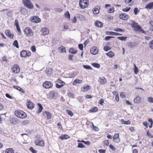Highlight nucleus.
<instances>
[{
  "label": "nucleus",
  "mask_w": 153,
  "mask_h": 153,
  "mask_svg": "<svg viewBox=\"0 0 153 153\" xmlns=\"http://www.w3.org/2000/svg\"><path fill=\"white\" fill-rule=\"evenodd\" d=\"M15 114L17 117L22 119L25 118L27 117L26 113L20 110H16Z\"/></svg>",
  "instance_id": "obj_1"
},
{
  "label": "nucleus",
  "mask_w": 153,
  "mask_h": 153,
  "mask_svg": "<svg viewBox=\"0 0 153 153\" xmlns=\"http://www.w3.org/2000/svg\"><path fill=\"white\" fill-rule=\"evenodd\" d=\"M22 2L25 6L31 9L34 7V5L30 0H23Z\"/></svg>",
  "instance_id": "obj_2"
},
{
  "label": "nucleus",
  "mask_w": 153,
  "mask_h": 153,
  "mask_svg": "<svg viewBox=\"0 0 153 153\" xmlns=\"http://www.w3.org/2000/svg\"><path fill=\"white\" fill-rule=\"evenodd\" d=\"M20 56L21 57L26 58L30 56L31 54V52L26 50H22L20 53Z\"/></svg>",
  "instance_id": "obj_3"
},
{
  "label": "nucleus",
  "mask_w": 153,
  "mask_h": 153,
  "mask_svg": "<svg viewBox=\"0 0 153 153\" xmlns=\"http://www.w3.org/2000/svg\"><path fill=\"white\" fill-rule=\"evenodd\" d=\"M24 32L26 36H33L34 34V33L32 30L28 27H25L24 30Z\"/></svg>",
  "instance_id": "obj_4"
},
{
  "label": "nucleus",
  "mask_w": 153,
  "mask_h": 153,
  "mask_svg": "<svg viewBox=\"0 0 153 153\" xmlns=\"http://www.w3.org/2000/svg\"><path fill=\"white\" fill-rule=\"evenodd\" d=\"M35 144L37 146H40L42 147L44 146L45 145V142L44 140L38 137L35 141Z\"/></svg>",
  "instance_id": "obj_5"
},
{
  "label": "nucleus",
  "mask_w": 153,
  "mask_h": 153,
  "mask_svg": "<svg viewBox=\"0 0 153 153\" xmlns=\"http://www.w3.org/2000/svg\"><path fill=\"white\" fill-rule=\"evenodd\" d=\"M30 21L32 22L37 23L41 21V19L38 16H34L30 17Z\"/></svg>",
  "instance_id": "obj_6"
},
{
  "label": "nucleus",
  "mask_w": 153,
  "mask_h": 153,
  "mask_svg": "<svg viewBox=\"0 0 153 153\" xmlns=\"http://www.w3.org/2000/svg\"><path fill=\"white\" fill-rule=\"evenodd\" d=\"M11 70L13 73L17 74L19 72L20 69L19 66L18 65L15 64L12 66Z\"/></svg>",
  "instance_id": "obj_7"
},
{
  "label": "nucleus",
  "mask_w": 153,
  "mask_h": 153,
  "mask_svg": "<svg viewBox=\"0 0 153 153\" xmlns=\"http://www.w3.org/2000/svg\"><path fill=\"white\" fill-rule=\"evenodd\" d=\"M27 108L30 110H32L34 107V104L30 100H28L26 103Z\"/></svg>",
  "instance_id": "obj_8"
},
{
  "label": "nucleus",
  "mask_w": 153,
  "mask_h": 153,
  "mask_svg": "<svg viewBox=\"0 0 153 153\" xmlns=\"http://www.w3.org/2000/svg\"><path fill=\"white\" fill-rule=\"evenodd\" d=\"M43 86L45 88H49L52 87L53 84L50 82L45 81L43 83Z\"/></svg>",
  "instance_id": "obj_9"
},
{
  "label": "nucleus",
  "mask_w": 153,
  "mask_h": 153,
  "mask_svg": "<svg viewBox=\"0 0 153 153\" xmlns=\"http://www.w3.org/2000/svg\"><path fill=\"white\" fill-rule=\"evenodd\" d=\"M113 141L115 143H118L120 141L119 133H115L113 137Z\"/></svg>",
  "instance_id": "obj_10"
},
{
  "label": "nucleus",
  "mask_w": 153,
  "mask_h": 153,
  "mask_svg": "<svg viewBox=\"0 0 153 153\" xmlns=\"http://www.w3.org/2000/svg\"><path fill=\"white\" fill-rule=\"evenodd\" d=\"M42 114L45 117H46L47 120H49L51 118V114L48 111H45L43 112Z\"/></svg>",
  "instance_id": "obj_11"
},
{
  "label": "nucleus",
  "mask_w": 153,
  "mask_h": 153,
  "mask_svg": "<svg viewBox=\"0 0 153 153\" xmlns=\"http://www.w3.org/2000/svg\"><path fill=\"white\" fill-rule=\"evenodd\" d=\"M91 53L93 55H96L98 53V50L97 47H94L91 48L90 50Z\"/></svg>",
  "instance_id": "obj_12"
},
{
  "label": "nucleus",
  "mask_w": 153,
  "mask_h": 153,
  "mask_svg": "<svg viewBox=\"0 0 153 153\" xmlns=\"http://www.w3.org/2000/svg\"><path fill=\"white\" fill-rule=\"evenodd\" d=\"M119 17L121 19L124 20H127L129 16L128 15L126 14L125 13H123L120 14Z\"/></svg>",
  "instance_id": "obj_13"
},
{
  "label": "nucleus",
  "mask_w": 153,
  "mask_h": 153,
  "mask_svg": "<svg viewBox=\"0 0 153 153\" xmlns=\"http://www.w3.org/2000/svg\"><path fill=\"white\" fill-rule=\"evenodd\" d=\"M51 97L53 99H56L57 98V93L55 91H51L50 92Z\"/></svg>",
  "instance_id": "obj_14"
},
{
  "label": "nucleus",
  "mask_w": 153,
  "mask_h": 153,
  "mask_svg": "<svg viewBox=\"0 0 153 153\" xmlns=\"http://www.w3.org/2000/svg\"><path fill=\"white\" fill-rule=\"evenodd\" d=\"M106 33L107 35H110L121 36L122 35V34L121 33L111 31H107Z\"/></svg>",
  "instance_id": "obj_15"
},
{
  "label": "nucleus",
  "mask_w": 153,
  "mask_h": 153,
  "mask_svg": "<svg viewBox=\"0 0 153 153\" xmlns=\"http://www.w3.org/2000/svg\"><path fill=\"white\" fill-rule=\"evenodd\" d=\"M41 31L42 33L44 36L48 35L49 33V30L46 27L42 28Z\"/></svg>",
  "instance_id": "obj_16"
},
{
  "label": "nucleus",
  "mask_w": 153,
  "mask_h": 153,
  "mask_svg": "<svg viewBox=\"0 0 153 153\" xmlns=\"http://www.w3.org/2000/svg\"><path fill=\"white\" fill-rule=\"evenodd\" d=\"M5 34L7 36L10 38V39H13L14 36V34H11L10 30H6L5 31Z\"/></svg>",
  "instance_id": "obj_17"
},
{
  "label": "nucleus",
  "mask_w": 153,
  "mask_h": 153,
  "mask_svg": "<svg viewBox=\"0 0 153 153\" xmlns=\"http://www.w3.org/2000/svg\"><path fill=\"white\" fill-rule=\"evenodd\" d=\"M131 26L132 27L136 29L137 30L138 29H139L140 28V26L138 25V23L135 22L134 21H132V23L131 24Z\"/></svg>",
  "instance_id": "obj_18"
},
{
  "label": "nucleus",
  "mask_w": 153,
  "mask_h": 153,
  "mask_svg": "<svg viewBox=\"0 0 153 153\" xmlns=\"http://www.w3.org/2000/svg\"><path fill=\"white\" fill-rule=\"evenodd\" d=\"M59 138L62 140H67L70 138V137L67 134H62L60 136Z\"/></svg>",
  "instance_id": "obj_19"
},
{
  "label": "nucleus",
  "mask_w": 153,
  "mask_h": 153,
  "mask_svg": "<svg viewBox=\"0 0 153 153\" xmlns=\"http://www.w3.org/2000/svg\"><path fill=\"white\" fill-rule=\"evenodd\" d=\"M91 88L90 86L88 85H87L86 86L82 87L81 88V90L82 91L87 92Z\"/></svg>",
  "instance_id": "obj_20"
},
{
  "label": "nucleus",
  "mask_w": 153,
  "mask_h": 153,
  "mask_svg": "<svg viewBox=\"0 0 153 153\" xmlns=\"http://www.w3.org/2000/svg\"><path fill=\"white\" fill-rule=\"evenodd\" d=\"M98 81L100 82V84L105 85L106 82V79L103 76L102 78L100 77L99 78Z\"/></svg>",
  "instance_id": "obj_21"
},
{
  "label": "nucleus",
  "mask_w": 153,
  "mask_h": 153,
  "mask_svg": "<svg viewBox=\"0 0 153 153\" xmlns=\"http://www.w3.org/2000/svg\"><path fill=\"white\" fill-rule=\"evenodd\" d=\"M128 47L130 48H134L137 45V43L136 42H129L127 44Z\"/></svg>",
  "instance_id": "obj_22"
},
{
  "label": "nucleus",
  "mask_w": 153,
  "mask_h": 153,
  "mask_svg": "<svg viewBox=\"0 0 153 153\" xmlns=\"http://www.w3.org/2000/svg\"><path fill=\"white\" fill-rule=\"evenodd\" d=\"M19 12H21L22 14L25 15L27 13V9L22 7H20V10Z\"/></svg>",
  "instance_id": "obj_23"
},
{
  "label": "nucleus",
  "mask_w": 153,
  "mask_h": 153,
  "mask_svg": "<svg viewBox=\"0 0 153 153\" xmlns=\"http://www.w3.org/2000/svg\"><path fill=\"white\" fill-rule=\"evenodd\" d=\"M145 8L148 9H152L153 8V2H150L145 6Z\"/></svg>",
  "instance_id": "obj_24"
},
{
  "label": "nucleus",
  "mask_w": 153,
  "mask_h": 153,
  "mask_svg": "<svg viewBox=\"0 0 153 153\" xmlns=\"http://www.w3.org/2000/svg\"><path fill=\"white\" fill-rule=\"evenodd\" d=\"M94 24L95 26L99 27H102L103 25V23L99 21L95 22Z\"/></svg>",
  "instance_id": "obj_25"
},
{
  "label": "nucleus",
  "mask_w": 153,
  "mask_h": 153,
  "mask_svg": "<svg viewBox=\"0 0 153 153\" xmlns=\"http://www.w3.org/2000/svg\"><path fill=\"white\" fill-rule=\"evenodd\" d=\"M141 101V98L139 96H137L134 100V102L135 103H139Z\"/></svg>",
  "instance_id": "obj_26"
},
{
  "label": "nucleus",
  "mask_w": 153,
  "mask_h": 153,
  "mask_svg": "<svg viewBox=\"0 0 153 153\" xmlns=\"http://www.w3.org/2000/svg\"><path fill=\"white\" fill-rule=\"evenodd\" d=\"M100 9V7L99 6L94 8L92 10L94 13L95 14H98L99 13Z\"/></svg>",
  "instance_id": "obj_27"
},
{
  "label": "nucleus",
  "mask_w": 153,
  "mask_h": 153,
  "mask_svg": "<svg viewBox=\"0 0 153 153\" xmlns=\"http://www.w3.org/2000/svg\"><path fill=\"white\" fill-rule=\"evenodd\" d=\"M82 82V81L81 79H75L72 83V84L73 85H75L77 84H81Z\"/></svg>",
  "instance_id": "obj_28"
},
{
  "label": "nucleus",
  "mask_w": 153,
  "mask_h": 153,
  "mask_svg": "<svg viewBox=\"0 0 153 153\" xmlns=\"http://www.w3.org/2000/svg\"><path fill=\"white\" fill-rule=\"evenodd\" d=\"M13 88L18 90L19 91L21 92L22 93H25V91L22 88H21L19 86L16 85H14L13 86Z\"/></svg>",
  "instance_id": "obj_29"
},
{
  "label": "nucleus",
  "mask_w": 153,
  "mask_h": 153,
  "mask_svg": "<svg viewBox=\"0 0 153 153\" xmlns=\"http://www.w3.org/2000/svg\"><path fill=\"white\" fill-rule=\"evenodd\" d=\"M37 104L39 107L37 113L39 114L42 112L43 108L41 104L38 103Z\"/></svg>",
  "instance_id": "obj_30"
},
{
  "label": "nucleus",
  "mask_w": 153,
  "mask_h": 153,
  "mask_svg": "<svg viewBox=\"0 0 153 153\" xmlns=\"http://www.w3.org/2000/svg\"><path fill=\"white\" fill-rule=\"evenodd\" d=\"M77 52V51L74 49V48H70L69 50V52L73 54H74L76 53Z\"/></svg>",
  "instance_id": "obj_31"
},
{
  "label": "nucleus",
  "mask_w": 153,
  "mask_h": 153,
  "mask_svg": "<svg viewBox=\"0 0 153 153\" xmlns=\"http://www.w3.org/2000/svg\"><path fill=\"white\" fill-rule=\"evenodd\" d=\"M106 55L107 56L110 58H112L114 56V53L111 51L106 53Z\"/></svg>",
  "instance_id": "obj_32"
},
{
  "label": "nucleus",
  "mask_w": 153,
  "mask_h": 153,
  "mask_svg": "<svg viewBox=\"0 0 153 153\" xmlns=\"http://www.w3.org/2000/svg\"><path fill=\"white\" fill-rule=\"evenodd\" d=\"M98 110L97 108L95 106L92 108L91 109L89 110L88 112L90 113H94L97 112Z\"/></svg>",
  "instance_id": "obj_33"
},
{
  "label": "nucleus",
  "mask_w": 153,
  "mask_h": 153,
  "mask_svg": "<svg viewBox=\"0 0 153 153\" xmlns=\"http://www.w3.org/2000/svg\"><path fill=\"white\" fill-rule=\"evenodd\" d=\"M78 102L81 103H82L83 102L84 99L82 96H79L76 98Z\"/></svg>",
  "instance_id": "obj_34"
},
{
  "label": "nucleus",
  "mask_w": 153,
  "mask_h": 153,
  "mask_svg": "<svg viewBox=\"0 0 153 153\" xmlns=\"http://www.w3.org/2000/svg\"><path fill=\"white\" fill-rule=\"evenodd\" d=\"M14 152L13 149L12 148H9L6 149L5 153H14Z\"/></svg>",
  "instance_id": "obj_35"
},
{
  "label": "nucleus",
  "mask_w": 153,
  "mask_h": 153,
  "mask_svg": "<svg viewBox=\"0 0 153 153\" xmlns=\"http://www.w3.org/2000/svg\"><path fill=\"white\" fill-rule=\"evenodd\" d=\"M58 49L61 51L62 53L66 52V50L65 47L62 45H61L60 47H59Z\"/></svg>",
  "instance_id": "obj_36"
},
{
  "label": "nucleus",
  "mask_w": 153,
  "mask_h": 153,
  "mask_svg": "<svg viewBox=\"0 0 153 153\" xmlns=\"http://www.w3.org/2000/svg\"><path fill=\"white\" fill-rule=\"evenodd\" d=\"M46 72L48 75H51L53 73L52 69L51 68H47L46 70Z\"/></svg>",
  "instance_id": "obj_37"
},
{
  "label": "nucleus",
  "mask_w": 153,
  "mask_h": 153,
  "mask_svg": "<svg viewBox=\"0 0 153 153\" xmlns=\"http://www.w3.org/2000/svg\"><path fill=\"white\" fill-rule=\"evenodd\" d=\"M121 121L122 123L125 125H129L131 124V121L129 120L125 121L123 119H122L121 120Z\"/></svg>",
  "instance_id": "obj_38"
},
{
  "label": "nucleus",
  "mask_w": 153,
  "mask_h": 153,
  "mask_svg": "<svg viewBox=\"0 0 153 153\" xmlns=\"http://www.w3.org/2000/svg\"><path fill=\"white\" fill-rule=\"evenodd\" d=\"M127 38V36H118L117 37V39L121 41H125L126 40Z\"/></svg>",
  "instance_id": "obj_39"
},
{
  "label": "nucleus",
  "mask_w": 153,
  "mask_h": 153,
  "mask_svg": "<svg viewBox=\"0 0 153 153\" xmlns=\"http://www.w3.org/2000/svg\"><path fill=\"white\" fill-rule=\"evenodd\" d=\"M13 46L16 47L17 48H19V45L18 43V41L16 40H14L13 43Z\"/></svg>",
  "instance_id": "obj_40"
},
{
  "label": "nucleus",
  "mask_w": 153,
  "mask_h": 153,
  "mask_svg": "<svg viewBox=\"0 0 153 153\" xmlns=\"http://www.w3.org/2000/svg\"><path fill=\"white\" fill-rule=\"evenodd\" d=\"M64 15L66 18L70 19V15L68 11H66Z\"/></svg>",
  "instance_id": "obj_41"
},
{
  "label": "nucleus",
  "mask_w": 153,
  "mask_h": 153,
  "mask_svg": "<svg viewBox=\"0 0 153 153\" xmlns=\"http://www.w3.org/2000/svg\"><path fill=\"white\" fill-rule=\"evenodd\" d=\"M91 65L94 67L97 68H100V65L97 63H92L91 64Z\"/></svg>",
  "instance_id": "obj_42"
},
{
  "label": "nucleus",
  "mask_w": 153,
  "mask_h": 153,
  "mask_svg": "<svg viewBox=\"0 0 153 153\" xmlns=\"http://www.w3.org/2000/svg\"><path fill=\"white\" fill-rule=\"evenodd\" d=\"M16 118L14 117H13L10 119L11 123L14 124L16 123Z\"/></svg>",
  "instance_id": "obj_43"
},
{
  "label": "nucleus",
  "mask_w": 153,
  "mask_h": 153,
  "mask_svg": "<svg viewBox=\"0 0 153 153\" xmlns=\"http://www.w3.org/2000/svg\"><path fill=\"white\" fill-rule=\"evenodd\" d=\"M113 30L117 32H124L125 31V30L119 28H115Z\"/></svg>",
  "instance_id": "obj_44"
},
{
  "label": "nucleus",
  "mask_w": 153,
  "mask_h": 153,
  "mask_svg": "<svg viewBox=\"0 0 153 153\" xmlns=\"http://www.w3.org/2000/svg\"><path fill=\"white\" fill-rule=\"evenodd\" d=\"M111 47L108 46H105L103 48V49L105 51L107 52L111 50Z\"/></svg>",
  "instance_id": "obj_45"
},
{
  "label": "nucleus",
  "mask_w": 153,
  "mask_h": 153,
  "mask_svg": "<svg viewBox=\"0 0 153 153\" xmlns=\"http://www.w3.org/2000/svg\"><path fill=\"white\" fill-rule=\"evenodd\" d=\"M83 67L84 68L86 69L89 70H92V68L90 66L88 65H83Z\"/></svg>",
  "instance_id": "obj_46"
},
{
  "label": "nucleus",
  "mask_w": 153,
  "mask_h": 153,
  "mask_svg": "<svg viewBox=\"0 0 153 153\" xmlns=\"http://www.w3.org/2000/svg\"><path fill=\"white\" fill-rule=\"evenodd\" d=\"M134 73L136 74H137L139 72V70L138 68L135 65V64H134Z\"/></svg>",
  "instance_id": "obj_47"
},
{
  "label": "nucleus",
  "mask_w": 153,
  "mask_h": 153,
  "mask_svg": "<svg viewBox=\"0 0 153 153\" xmlns=\"http://www.w3.org/2000/svg\"><path fill=\"white\" fill-rule=\"evenodd\" d=\"M82 3L81 2V0L79 1V6L81 9H84L87 7V6H86L85 5H83L82 4Z\"/></svg>",
  "instance_id": "obj_48"
},
{
  "label": "nucleus",
  "mask_w": 153,
  "mask_h": 153,
  "mask_svg": "<svg viewBox=\"0 0 153 153\" xmlns=\"http://www.w3.org/2000/svg\"><path fill=\"white\" fill-rule=\"evenodd\" d=\"M30 123V121L28 120H24L22 122V126H25L28 124Z\"/></svg>",
  "instance_id": "obj_49"
},
{
  "label": "nucleus",
  "mask_w": 153,
  "mask_h": 153,
  "mask_svg": "<svg viewBox=\"0 0 153 153\" xmlns=\"http://www.w3.org/2000/svg\"><path fill=\"white\" fill-rule=\"evenodd\" d=\"M66 112L68 115L70 116L71 117H72L73 116V114L71 111L67 109L66 110Z\"/></svg>",
  "instance_id": "obj_50"
},
{
  "label": "nucleus",
  "mask_w": 153,
  "mask_h": 153,
  "mask_svg": "<svg viewBox=\"0 0 153 153\" xmlns=\"http://www.w3.org/2000/svg\"><path fill=\"white\" fill-rule=\"evenodd\" d=\"M56 82L58 84H65V82L63 81H62L59 78H58L57 80L56 81Z\"/></svg>",
  "instance_id": "obj_51"
},
{
  "label": "nucleus",
  "mask_w": 153,
  "mask_h": 153,
  "mask_svg": "<svg viewBox=\"0 0 153 153\" xmlns=\"http://www.w3.org/2000/svg\"><path fill=\"white\" fill-rule=\"evenodd\" d=\"M92 128L95 131H99V128L98 127L94 126L93 123H92Z\"/></svg>",
  "instance_id": "obj_52"
},
{
  "label": "nucleus",
  "mask_w": 153,
  "mask_h": 153,
  "mask_svg": "<svg viewBox=\"0 0 153 153\" xmlns=\"http://www.w3.org/2000/svg\"><path fill=\"white\" fill-rule=\"evenodd\" d=\"M67 96L69 97H70L71 98H74V94L72 93L71 92H68L67 94Z\"/></svg>",
  "instance_id": "obj_53"
},
{
  "label": "nucleus",
  "mask_w": 153,
  "mask_h": 153,
  "mask_svg": "<svg viewBox=\"0 0 153 153\" xmlns=\"http://www.w3.org/2000/svg\"><path fill=\"white\" fill-rule=\"evenodd\" d=\"M139 11L140 10H138L137 7H136L134 8V15H137Z\"/></svg>",
  "instance_id": "obj_54"
},
{
  "label": "nucleus",
  "mask_w": 153,
  "mask_h": 153,
  "mask_svg": "<svg viewBox=\"0 0 153 153\" xmlns=\"http://www.w3.org/2000/svg\"><path fill=\"white\" fill-rule=\"evenodd\" d=\"M130 7H127L126 8L122 9V10L124 12H128L130 10Z\"/></svg>",
  "instance_id": "obj_55"
},
{
  "label": "nucleus",
  "mask_w": 153,
  "mask_h": 153,
  "mask_svg": "<svg viewBox=\"0 0 153 153\" xmlns=\"http://www.w3.org/2000/svg\"><path fill=\"white\" fill-rule=\"evenodd\" d=\"M16 30L19 33L18 34L19 35H20L21 34V29L20 27L19 26H16Z\"/></svg>",
  "instance_id": "obj_56"
},
{
  "label": "nucleus",
  "mask_w": 153,
  "mask_h": 153,
  "mask_svg": "<svg viewBox=\"0 0 153 153\" xmlns=\"http://www.w3.org/2000/svg\"><path fill=\"white\" fill-rule=\"evenodd\" d=\"M77 147L79 148H84L85 146L83 143H79Z\"/></svg>",
  "instance_id": "obj_57"
},
{
  "label": "nucleus",
  "mask_w": 153,
  "mask_h": 153,
  "mask_svg": "<svg viewBox=\"0 0 153 153\" xmlns=\"http://www.w3.org/2000/svg\"><path fill=\"white\" fill-rule=\"evenodd\" d=\"M114 8L113 7H112V8H110L108 10V12L109 13H112L114 12Z\"/></svg>",
  "instance_id": "obj_58"
},
{
  "label": "nucleus",
  "mask_w": 153,
  "mask_h": 153,
  "mask_svg": "<svg viewBox=\"0 0 153 153\" xmlns=\"http://www.w3.org/2000/svg\"><path fill=\"white\" fill-rule=\"evenodd\" d=\"M81 142L84 143L87 146L89 145L90 144V142L89 141H85L84 140H81Z\"/></svg>",
  "instance_id": "obj_59"
},
{
  "label": "nucleus",
  "mask_w": 153,
  "mask_h": 153,
  "mask_svg": "<svg viewBox=\"0 0 153 153\" xmlns=\"http://www.w3.org/2000/svg\"><path fill=\"white\" fill-rule=\"evenodd\" d=\"M149 46L150 48L153 49V40L150 42L149 43Z\"/></svg>",
  "instance_id": "obj_60"
},
{
  "label": "nucleus",
  "mask_w": 153,
  "mask_h": 153,
  "mask_svg": "<svg viewBox=\"0 0 153 153\" xmlns=\"http://www.w3.org/2000/svg\"><path fill=\"white\" fill-rule=\"evenodd\" d=\"M148 101L152 103H153V97H150L147 98Z\"/></svg>",
  "instance_id": "obj_61"
},
{
  "label": "nucleus",
  "mask_w": 153,
  "mask_h": 153,
  "mask_svg": "<svg viewBox=\"0 0 153 153\" xmlns=\"http://www.w3.org/2000/svg\"><path fill=\"white\" fill-rule=\"evenodd\" d=\"M64 86V84H60L59 85L58 83L56 84V87L58 88H60Z\"/></svg>",
  "instance_id": "obj_62"
},
{
  "label": "nucleus",
  "mask_w": 153,
  "mask_h": 153,
  "mask_svg": "<svg viewBox=\"0 0 153 153\" xmlns=\"http://www.w3.org/2000/svg\"><path fill=\"white\" fill-rule=\"evenodd\" d=\"M29 150L32 153H36L37 151L34 149L32 147H30Z\"/></svg>",
  "instance_id": "obj_63"
},
{
  "label": "nucleus",
  "mask_w": 153,
  "mask_h": 153,
  "mask_svg": "<svg viewBox=\"0 0 153 153\" xmlns=\"http://www.w3.org/2000/svg\"><path fill=\"white\" fill-rule=\"evenodd\" d=\"M147 135L150 138H153V135L149 133V130H148L146 132Z\"/></svg>",
  "instance_id": "obj_64"
}]
</instances>
